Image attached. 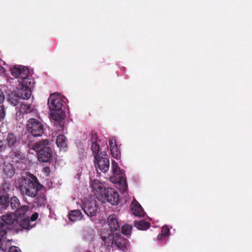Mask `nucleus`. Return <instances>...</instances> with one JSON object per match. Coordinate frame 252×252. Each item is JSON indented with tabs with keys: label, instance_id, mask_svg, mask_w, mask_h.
<instances>
[{
	"label": "nucleus",
	"instance_id": "7c9ffc66",
	"mask_svg": "<svg viewBox=\"0 0 252 252\" xmlns=\"http://www.w3.org/2000/svg\"><path fill=\"white\" fill-rule=\"evenodd\" d=\"M132 228V225H123L121 229V232L124 235H130Z\"/></svg>",
	"mask_w": 252,
	"mask_h": 252
},
{
	"label": "nucleus",
	"instance_id": "c756f323",
	"mask_svg": "<svg viewBox=\"0 0 252 252\" xmlns=\"http://www.w3.org/2000/svg\"><path fill=\"white\" fill-rule=\"evenodd\" d=\"M42 126V124L37 119H30L27 123V126Z\"/></svg>",
	"mask_w": 252,
	"mask_h": 252
},
{
	"label": "nucleus",
	"instance_id": "c9c22d12",
	"mask_svg": "<svg viewBox=\"0 0 252 252\" xmlns=\"http://www.w3.org/2000/svg\"><path fill=\"white\" fill-rule=\"evenodd\" d=\"M42 171L46 176H49L51 172V169L49 166H45V167L43 168Z\"/></svg>",
	"mask_w": 252,
	"mask_h": 252
},
{
	"label": "nucleus",
	"instance_id": "f257e3e1",
	"mask_svg": "<svg viewBox=\"0 0 252 252\" xmlns=\"http://www.w3.org/2000/svg\"><path fill=\"white\" fill-rule=\"evenodd\" d=\"M44 188V186L39 183L36 176L30 174L28 177L22 178L20 184V192L24 197L34 198L37 192Z\"/></svg>",
	"mask_w": 252,
	"mask_h": 252
},
{
	"label": "nucleus",
	"instance_id": "7ed1b4c3",
	"mask_svg": "<svg viewBox=\"0 0 252 252\" xmlns=\"http://www.w3.org/2000/svg\"><path fill=\"white\" fill-rule=\"evenodd\" d=\"M32 148L36 152L37 158L39 161H49L53 156V150L50 146V141L48 139L35 142Z\"/></svg>",
	"mask_w": 252,
	"mask_h": 252
},
{
	"label": "nucleus",
	"instance_id": "4be33fe9",
	"mask_svg": "<svg viewBox=\"0 0 252 252\" xmlns=\"http://www.w3.org/2000/svg\"><path fill=\"white\" fill-rule=\"evenodd\" d=\"M82 217V213L80 210H72L69 213V219L70 220L72 221V222L81 220Z\"/></svg>",
	"mask_w": 252,
	"mask_h": 252
},
{
	"label": "nucleus",
	"instance_id": "2f4dec72",
	"mask_svg": "<svg viewBox=\"0 0 252 252\" xmlns=\"http://www.w3.org/2000/svg\"><path fill=\"white\" fill-rule=\"evenodd\" d=\"M100 147L96 142H93L91 145V149L92 153L94 154V157L96 155H99V151L100 150Z\"/></svg>",
	"mask_w": 252,
	"mask_h": 252
},
{
	"label": "nucleus",
	"instance_id": "e433bc0d",
	"mask_svg": "<svg viewBox=\"0 0 252 252\" xmlns=\"http://www.w3.org/2000/svg\"><path fill=\"white\" fill-rule=\"evenodd\" d=\"M9 252H21V250L19 249V248H18V247L13 246V247H11L9 249Z\"/></svg>",
	"mask_w": 252,
	"mask_h": 252
},
{
	"label": "nucleus",
	"instance_id": "ddd939ff",
	"mask_svg": "<svg viewBox=\"0 0 252 252\" xmlns=\"http://www.w3.org/2000/svg\"><path fill=\"white\" fill-rule=\"evenodd\" d=\"M6 141L7 142V146L11 149L14 147H20L21 143L20 140L15 136L14 133H9L8 134Z\"/></svg>",
	"mask_w": 252,
	"mask_h": 252
},
{
	"label": "nucleus",
	"instance_id": "2eb2a0df",
	"mask_svg": "<svg viewBox=\"0 0 252 252\" xmlns=\"http://www.w3.org/2000/svg\"><path fill=\"white\" fill-rule=\"evenodd\" d=\"M56 145L60 150L67 151L68 148L66 137L63 134L59 135L56 138Z\"/></svg>",
	"mask_w": 252,
	"mask_h": 252
},
{
	"label": "nucleus",
	"instance_id": "58836bf2",
	"mask_svg": "<svg viewBox=\"0 0 252 252\" xmlns=\"http://www.w3.org/2000/svg\"><path fill=\"white\" fill-rule=\"evenodd\" d=\"M4 236V232L2 231V230H1V229H0V251L1 248L2 239Z\"/></svg>",
	"mask_w": 252,
	"mask_h": 252
},
{
	"label": "nucleus",
	"instance_id": "a19ab883",
	"mask_svg": "<svg viewBox=\"0 0 252 252\" xmlns=\"http://www.w3.org/2000/svg\"><path fill=\"white\" fill-rule=\"evenodd\" d=\"M6 148V146H5L4 143L2 141H0V152L3 151V150H5Z\"/></svg>",
	"mask_w": 252,
	"mask_h": 252
},
{
	"label": "nucleus",
	"instance_id": "f8f14e48",
	"mask_svg": "<svg viewBox=\"0 0 252 252\" xmlns=\"http://www.w3.org/2000/svg\"><path fill=\"white\" fill-rule=\"evenodd\" d=\"M83 210L85 214L89 216H95L97 211V205L96 201H91L86 203Z\"/></svg>",
	"mask_w": 252,
	"mask_h": 252
},
{
	"label": "nucleus",
	"instance_id": "cd10ccee",
	"mask_svg": "<svg viewBox=\"0 0 252 252\" xmlns=\"http://www.w3.org/2000/svg\"><path fill=\"white\" fill-rule=\"evenodd\" d=\"M15 168L12 164H8L4 168V172L8 178H12L15 174Z\"/></svg>",
	"mask_w": 252,
	"mask_h": 252
},
{
	"label": "nucleus",
	"instance_id": "0eeeda50",
	"mask_svg": "<svg viewBox=\"0 0 252 252\" xmlns=\"http://www.w3.org/2000/svg\"><path fill=\"white\" fill-rule=\"evenodd\" d=\"M94 164L96 170L98 171V168L100 171L106 173L108 171L110 166V160L109 158L107 157H103L100 155H95Z\"/></svg>",
	"mask_w": 252,
	"mask_h": 252
},
{
	"label": "nucleus",
	"instance_id": "20e7f679",
	"mask_svg": "<svg viewBox=\"0 0 252 252\" xmlns=\"http://www.w3.org/2000/svg\"><path fill=\"white\" fill-rule=\"evenodd\" d=\"M11 74L17 78L19 84L23 85L25 87L31 88L34 84V79L29 75V69L22 65H16L10 69Z\"/></svg>",
	"mask_w": 252,
	"mask_h": 252
},
{
	"label": "nucleus",
	"instance_id": "1a4fd4ad",
	"mask_svg": "<svg viewBox=\"0 0 252 252\" xmlns=\"http://www.w3.org/2000/svg\"><path fill=\"white\" fill-rule=\"evenodd\" d=\"M112 167L114 174L119 176V180L118 182L121 185L123 191H126L127 187L126 180L124 178V174L121 171L118 163L114 161H112Z\"/></svg>",
	"mask_w": 252,
	"mask_h": 252
},
{
	"label": "nucleus",
	"instance_id": "f3484780",
	"mask_svg": "<svg viewBox=\"0 0 252 252\" xmlns=\"http://www.w3.org/2000/svg\"><path fill=\"white\" fill-rule=\"evenodd\" d=\"M131 211L134 216H143L144 210L141 205L137 202H132L131 205Z\"/></svg>",
	"mask_w": 252,
	"mask_h": 252
},
{
	"label": "nucleus",
	"instance_id": "f03ea898",
	"mask_svg": "<svg viewBox=\"0 0 252 252\" xmlns=\"http://www.w3.org/2000/svg\"><path fill=\"white\" fill-rule=\"evenodd\" d=\"M29 221L27 219L16 217L13 213H8L1 217L0 229L4 231V235L8 230L14 229L16 230H22L29 226Z\"/></svg>",
	"mask_w": 252,
	"mask_h": 252
},
{
	"label": "nucleus",
	"instance_id": "dca6fc26",
	"mask_svg": "<svg viewBox=\"0 0 252 252\" xmlns=\"http://www.w3.org/2000/svg\"><path fill=\"white\" fill-rule=\"evenodd\" d=\"M108 222L112 230H120V226L118 219L115 215H109L108 218Z\"/></svg>",
	"mask_w": 252,
	"mask_h": 252
},
{
	"label": "nucleus",
	"instance_id": "393cba45",
	"mask_svg": "<svg viewBox=\"0 0 252 252\" xmlns=\"http://www.w3.org/2000/svg\"><path fill=\"white\" fill-rule=\"evenodd\" d=\"M10 207L13 210H16V213H18V209L20 206V201L16 196H13L9 201Z\"/></svg>",
	"mask_w": 252,
	"mask_h": 252
},
{
	"label": "nucleus",
	"instance_id": "a18cd8bd",
	"mask_svg": "<svg viewBox=\"0 0 252 252\" xmlns=\"http://www.w3.org/2000/svg\"><path fill=\"white\" fill-rule=\"evenodd\" d=\"M0 223H1V220H0Z\"/></svg>",
	"mask_w": 252,
	"mask_h": 252
},
{
	"label": "nucleus",
	"instance_id": "39448f33",
	"mask_svg": "<svg viewBox=\"0 0 252 252\" xmlns=\"http://www.w3.org/2000/svg\"><path fill=\"white\" fill-rule=\"evenodd\" d=\"M65 97H63L60 94H51L48 98V107L52 112L54 111L62 110L63 107H65Z\"/></svg>",
	"mask_w": 252,
	"mask_h": 252
},
{
	"label": "nucleus",
	"instance_id": "412c9836",
	"mask_svg": "<svg viewBox=\"0 0 252 252\" xmlns=\"http://www.w3.org/2000/svg\"><path fill=\"white\" fill-rule=\"evenodd\" d=\"M46 197L45 194L40 192L37 194V195L34 197V203L36 204L38 206H45L46 205Z\"/></svg>",
	"mask_w": 252,
	"mask_h": 252
},
{
	"label": "nucleus",
	"instance_id": "473e14b6",
	"mask_svg": "<svg viewBox=\"0 0 252 252\" xmlns=\"http://www.w3.org/2000/svg\"><path fill=\"white\" fill-rule=\"evenodd\" d=\"M111 154L112 156L116 158H120L121 156V153L120 151H119L118 149V145L117 144V143L115 144V146L113 147L112 148V150L111 151Z\"/></svg>",
	"mask_w": 252,
	"mask_h": 252
},
{
	"label": "nucleus",
	"instance_id": "a878e982",
	"mask_svg": "<svg viewBox=\"0 0 252 252\" xmlns=\"http://www.w3.org/2000/svg\"><path fill=\"white\" fill-rule=\"evenodd\" d=\"M170 232V229L168 226L166 225H163L162 227V229L161 230V234L160 235H158L157 237V239L158 240H164L165 237L168 236Z\"/></svg>",
	"mask_w": 252,
	"mask_h": 252
},
{
	"label": "nucleus",
	"instance_id": "6e6552de",
	"mask_svg": "<svg viewBox=\"0 0 252 252\" xmlns=\"http://www.w3.org/2000/svg\"><path fill=\"white\" fill-rule=\"evenodd\" d=\"M119 193L112 188H107L103 190L104 198L113 205L117 204L119 201Z\"/></svg>",
	"mask_w": 252,
	"mask_h": 252
},
{
	"label": "nucleus",
	"instance_id": "f704fd0d",
	"mask_svg": "<svg viewBox=\"0 0 252 252\" xmlns=\"http://www.w3.org/2000/svg\"><path fill=\"white\" fill-rule=\"evenodd\" d=\"M5 116V112L4 110V107L2 106L1 107L0 109V122L4 119Z\"/></svg>",
	"mask_w": 252,
	"mask_h": 252
},
{
	"label": "nucleus",
	"instance_id": "37998d69",
	"mask_svg": "<svg viewBox=\"0 0 252 252\" xmlns=\"http://www.w3.org/2000/svg\"><path fill=\"white\" fill-rule=\"evenodd\" d=\"M24 107H26V108L28 110H30V108H31V105H24Z\"/></svg>",
	"mask_w": 252,
	"mask_h": 252
},
{
	"label": "nucleus",
	"instance_id": "bb28decb",
	"mask_svg": "<svg viewBox=\"0 0 252 252\" xmlns=\"http://www.w3.org/2000/svg\"><path fill=\"white\" fill-rule=\"evenodd\" d=\"M91 186L92 189L96 191H100V192H102V190L103 189V184L102 183H100L99 181L97 180V179L93 180L91 183Z\"/></svg>",
	"mask_w": 252,
	"mask_h": 252
},
{
	"label": "nucleus",
	"instance_id": "aec40b11",
	"mask_svg": "<svg viewBox=\"0 0 252 252\" xmlns=\"http://www.w3.org/2000/svg\"><path fill=\"white\" fill-rule=\"evenodd\" d=\"M115 244L120 250H122L123 251L127 250V247L129 246L128 240L123 238H117L115 240Z\"/></svg>",
	"mask_w": 252,
	"mask_h": 252
},
{
	"label": "nucleus",
	"instance_id": "ea45409f",
	"mask_svg": "<svg viewBox=\"0 0 252 252\" xmlns=\"http://www.w3.org/2000/svg\"><path fill=\"white\" fill-rule=\"evenodd\" d=\"M5 99L4 94L2 90L0 88V103L3 102Z\"/></svg>",
	"mask_w": 252,
	"mask_h": 252
},
{
	"label": "nucleus",
	"instance_id": "72a5a7b5",
	"mask_svg": "<svg viewBox=\"0 0 252 252\" xmlns=\"http://www.w3.org/2000/svg\"><path fill=\"white\" fill-rule=\"evenodd\" d=\"M116 140L115 138H114V137H111L109 139V148L111 152L112 150V148L116 145Z\"/></svg>",
	"mask_w": 252,
	"mask_h": 252
},
{
	"label": "nucleus",
	"instance_id": "9b49d317",
	"mask_svg": "<svg viewBox=\"0 0 252 252\" xmlns=\"http://www.w3.org/2000/svg\"><path fill=\"white\" fill-rule=\"evenodd\" d=\"M19 147L14 148L11 149L9 153V158H10L11 161L14 163H19L25 159V156L19 150Z\"/></svg>",
	"mask_w": 252,
	"mask_h": 252
},
{
	"label": "nucleus",
	"instance_id": "c85d7f7f",
	"mask_svg": "<svg viewBox=\"0 0 252 252\" xmlns=\"http://www.w3.org/2000/svg\"><path fill=\"white\" fill-rule=\"evenodd\" d=\"M10 189H11V184L4 182L2 184L0 189V192L3 194H8V192Z\"/></svg>",
	"mask_w": 252,
	"mask_h": 252
},
{
	"label": "nucleus",
	"instance_id": "423d86ee",
	"mask_svg": "<svg viewBox=\"0 0 252 252\" xmlns=\"http://www.w3.org/2000/svg\"><path fill=\"white\" fill-rule=\"evenodd\" d=\"M101 244L106 248H111L114 243L113 233L110 230L102 229L100 232Z\"/></svg>",
	"mask_w": 252,
	"mask_h": 252
},
{
	"label": "nucleus",
	"instance_id": "6ab92c4d",
	"mask_svg": "<svg viewBox=\"0 0 252 252\" xmlns=\"http://www.w3.org/2000/svg\"><path fill=\"white\" fill-rule=\"evenodd\" d=\"M9 206V195H3L2 193L0 195V210L3 211L7 209Z\"/></svg>",
	"mask_w": 252,
	"mask_h": 252
},
{
	"label": "nucleus",
	"instance_id": "b1692460",
	"mask_svg": "<svg viewBox=\"0 0 252 252\" xmlns=\"http://www.w3.org/2000/svg\"><path fill=\"white\" fill-rule=\"evenodd\" d=\"M134 226L139 230H147L150 227V223L146 220H141L134 222Z\"/></svg>",
	"mask_w": 252,
	"mask_h": 252
},
{
	"label": "nucleus",
	"instance_id": "5701e85b",
	"mask_svg": "<svg viewBox=\"0 0 252 252\" xmlns=\"http://www.w3.org/2000/svg\"><path fill=\"white\" fill-rule=\"evenodd\" d=\"M28 131L34 137L41 136L44 133V127L31 126L29 127Z\"/></svg>",
	"mask_w": 252,
	"mask_h": 252
},
{
	"label": "nucleus",
	"instance_id": "4468645a",
	"mask_svg": "<svg viewBox=\"0 0 252 252\" xmlns=\"http://www.w3.org/2000/svg\"><path fill=\"white\" fill-rule=\"evenodd\" d=\"M32 94V91L28 87H26L22 84H20V88L17 91V95L18 97L22 99H28L31 97Z\"/></svg>",
	"mask_w": 252,
	"mask_h": 252
},
{
	"label": "nucleus",
	"instance_id": "9d476101",
	"mask_svg": "<svg viewBox=\"0 0 252 252\" xmlns=\"http://www.w3.org/2000/svg\"><path fill=\"white\" fill-rule=\"evenodd\" d=\"M66 114L63 110L52 112L49 118L52 122L55 123V125L63 126Z\"/></svg>",
	"mask_w": 252,
	"mask_h": 252
},
{
	"label": "nucleus",
	"instance_id": "c03bdc74",
	"mask_svg": "<svg viewBox=\"0 0 252 252\" xmlns=\"http://www.w3.org/2000/svg\"><path fill=\"white\" fill-rule=\"evenodd\" d=\"M16 103H17V101H16H16H15V102L14 103V105H16Z\"/></svg>",
	"mask_w": 252,
	"mask_h": 252
},
{
	"label": "nucleus",
	"instance_id": "79ce46f5",
	"mask_svg": "<svg viewBox=\"0 0 252 252\" xmlns=\"http://www.w3.org/2000/svg\"><path fill=\"white\" fill-rule=\"evenodd\" d=\"M4 71V67H2V66L0 65V73H2Z\"/></svg>",
	"mask_w": 252,
	"mask_h": 252
},
{
	"label": "nucleus",
	"instance_id": "4c0bfd02",
	"mask_svg": "<svg viewBox=\"0 0 252 252\" xmlns=\"http://www.w3.org/2000/svg\"><path fill=\"white\" fill-rule=\"evenodd\" d=\"M38 213L37 212H34L31 217L30 220L31 221H35L37 220L38 217Z\"/></svg>",
	"mask_w": 252,
	"mask_h": 252
},
{
	"label": "nucleus",
	"instance_id": "a211bd4d",
	"mask_svg": "<svg viewBox=\"0 0 252 252\" xmlns=\"http://www.w3.org/2000/svg\"><path fill=\"white\" fill-rule=\"evenodd\" d=\"M29 207L28 205H23L21 206V207H20L19 206L17 209V214L18 216H16V217H21L22 219H24V218H25V219L28 220L29 225L26 229H29V227L30 225V220L28 217H27V216H26V214L28 211L29 210Z\"/></svg>",
	"mask_w": 252,
	"mask_h": 252
}]
</instances>
